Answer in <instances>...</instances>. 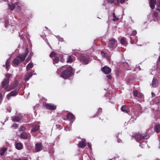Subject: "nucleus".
I'll use <instances>...</instances> for the list:
<instances>
[{
  "label": "nucleus",
  "instance_id": "obj_1",
  "mask_svg": "<svg viewBox=\"0 0 160 160\" xmlns=\"http://www.w3.org/2000/svg\"><path fill=\"white\" fill-rule=\"evenodd\" d=\"M26 51L24 53L20 54L18 55L17 57L15 58L13 60V64L15 65L19 64L20 62L24 61L29 52L28 48L26 49Z\"/></svg>",
  "mask_w": 160,
  "mask_h": 160
},
{
  "label": "nucleus",
  "instance_id": "obj_2",
  "mask_svg": "<svg viewBox=\"0 0 160 160\" xmlns=\"http://www.w3.org/2000/svg\"><path fill=\"white\" fill-rule=\"evenodd\" d=\"M12 76L11 74L7 73L6 74L5 77L2 81L1 84V88H3L4 90L8 91V87L9 83L10 78Z\"/></svg>",
  "mask_w": 160,
  "mask_h": 160
},
{
  "label": "nucleus",
  "instance_id": "obj_3",
  "mask_svg": "<svg viewBox=\"0 0 160 160\" xmlns=\"http://www.w3.org/2000/svg\"><path fill=\"white\" fill-rule=\"evenodd\" d=\"M73 74L72 68L71 67H68V68L64 71L61 74V76L64 79H67L71 76Z\"/></svg>",
  "mask_w": 160,
  "mask_h": 160
},
{
  "label": "nucleus",
  "instance_id": "obj_4",
  "mask_svg": "<svg viewBox=\"0 0 160 160\" xmlns=\"http://www.w3.org/2000/svg\"><path fill=\"white\" fill-rule=\"evenodd\" d=\"M78 59L83 64H87L90 61L89 55L85 54H81L78 57Z\"/></svg>",
  "mask_w": 160,
  "mask_h": 160
},
{
  "label": "nucleus",
  "instance_id": "obj_5",
  "mask_svg": "<svg viewBox=\"0 0 160 160\" xmlns=\"http://www.w3.org/2000/svg\"><path fill=\"white\" fill-rule=\"evenodd\" d=\"M117 46V41L115 39L111 38L109 40L108 47L109 48L113 50L116 48Z\"/></svg>",
  "mask_w": 160,
  "mask_h": 160
},
{
  "label": "nucleus",
  "instance_id": "obj_6",
  "mask_svg": "<svg viewBox=\"0 0 160 160\" xmlns=\"http://www.w3.org/2000/svg\"><path fill=\"white\" fill-rule=\"evenodd\" d=\"M134 138H136L137 141L139 142L142 139H148L150 137V135L148 134H147L144 135H143L142 134H135L132 136Z\"/></svg>",
  "mask_w": 160,
  "mask_h": 160
},
{
  "label": "nucleus",
  "instance_id": "obj_7",
  "mask_svg": "<svg viewBox=\"0 0 160 160\" xmlns=\"http://www.w3.org/2000/svg\"><path fill=\"white\" fill-rule=\"evenodd\" d=\"M18 82L16 79H15L14 81L11 82L9 85L8 87V91H11L12 90L15 89L18 86Z\"/></svg>",
  "mask_w": 160,
  "mask_h": 160
},
{
  "label": "nucleus",
  "instance_id": "obj_8",
  "mask_svg": "<svg viewBox=\"0 0 160 160\" xmlns=\"http://www.w3.org/2000/svg\"><path fill=\"white\" fill-rule=\"evenodd\" d=\"M19 91V89L16 88L14 90L10 92L9 94L7 95V99L9 100L10 99L11 97H14L17 95Z\"/></svg>",
  "mask_w": 160,
  "mask_h": 160
},
{
  "label": "nucleus",
  "instance_id": "obj_9",
  "mask_svg": "<svg viewBox=\"0 0 160 160\" xmlns=\"http://www.w3.org/2000/svg\"><path fill=\"white\" fill-rule=\"evenodd\" d=\"M8 9L11 11H13L15 8L16 6L18 5L19 3L18 2H17L14 3L11 2L10 3H8Z\"/></svg>",
  "mask_w": 160,
  "mask_h": 160
},
{
  "label": "nucleus",
  "instance_id": "obj_10",
  "mask_svg": "<svg viewBox=\"0 0 160 160\" xmlns=\"http://www.w3.org/2000/svg\"><path fill=\"white\" fill-rule=\"evenodd\" d=\"M44 107L47 109L51 110H54L56 108V106L52 104L47 103L44 105Z\"/></svg>",
  "mask_w": 160,
  "mask_h": 160
},
{
  "label": "nucleus",
  "instance_id": "obj_11",
  "mask_svg": "<svg viewBox=\"0 0 160 160\" xmlns=\"http://www.w3.org/2000/svg\"><path fill=\"white\" fill-rule=\"evenodd\" d=\"M30 136V134L29 133L23 132H22L20 135V137L22 139H27L29 138Z\"/></svg>",
  "mask_w": 160,
  "mask_h": 160
},
{
  "label": "nucleus",
  "instance_id": "obj_12",
  "mask_svg": "<svg viewBox=\"0 0 160 160\" xmlns=\"http://www.w3.org/2000/svg\"><path fill=\"white\" fill-rule=\"evenodd\" d=\"M43 146L41 142H38L35 144L36 150L37 152H38L42 149Z\"/></svg>",
  "mask_w": 160,
  "mask_h": 160
},
{
  "label": "nucleus",
  "instance_id": "obj_13",
  "mask_svg": "<svg viewBox=\"0 0 160 160\" xmlns=\"http://www.w3.org/2000/svg\"><path fill=\"white\" fill-rule=\"evenodd\" d=\"M102 71L106 74H109L111 71V69L109 67L107 66H104L101 69Z\"/></svg>",
  "mask_w": 160,
  "mask_h": 160
},
{
  "label": "nucleus",
  "instance_id": "obj_14",
  "mask_svg": "<svg viewBox=\"0 0 160 160\" xmlns=\"http://www.w3.org/2000/svg\"><path fill=\"white\" fill-rule=\"evenodd\" d=\"M149 5L152 9H153L155 7V5L156 4V0H148Z\"/></svg>",
  "mask_w": 160,
  "mask_h": 160
},
{
  "label": "nucleus",
  "instance_id": "obj_15",
  "mask_svg": "<svg viewBox=\"0 0 160 160\" xmlns=\"http://www.w3.org/2000/svg\"><path fill=\"white\" fill-rule=\"evenodd\" d=\"M85 140H82L81 141H80L78 144V147L83 148L86 146V144L85 141Z\"/></svg>",
  "mask_w": 160,
  "mask_h": 160
},
{
  "label": "nucleus",
  "instance_id": "obj_16",
  "mask_svg": "<svg viewBox=\"0 0 160 160\" xmlns=\"http://www.w3.org/2000/svg\"><path fill=\"white\" fill-rule=\"evenodd\" d=\"M121 110L124 112L128 113L130 111L129 107L126 105H123L122 106Z\"/></svg>",
  "mask_w": 160,
  "mask_h": 160
},
{
  "label": "nucleus",
  "instance_id": "obj_17",
  "mask_svg": "<svg viewBox=\"0 0 160 160\" xmlns=\"http://www.w3.org/2000/svg\"><path fill=\"white\" fill-rule=\"evenodd\" d=\"M67 118L68 120H72L73 119H75L73 114L70 112H68L67 114Z\"/></svg>",
  "mask_w": 160,
  "mask_h": 160
},
{
  "label": "nucleus",
  "instance_id": "obj_18",
  "mask_svg": "<svg viewBox=\"0 0 160 160\" xmlns=\"http://www.w3.org/2000/svg\"><path fill=\"white\" fill-rule=\"evenodd\" d=\"M22 119V116L21 115L18 116H15L13 117L12 121L13 122H18Z\"/></svg>",
  "mask_w": 160,
  "mask_h": 160
},
{
  "label": "nucleus",
  "instance_id": "obj_19",
  "mask_svg": "<svg viewBox=\"0 0 160 160\" xmlns=\"http://www.w3.org/2000/svg\"><path fill=\"white\" fill-rule=\"evenodd\" d=\"M102 109L99 108L95 112H94V114L93 116L91 117V118H94L97 117L99 115V114L101 112H102Z\"/></svg>",
  "mask_w": 160,
  "mask_h": 160
},
{
  "label": "nucleus",
  "instance_id": "obj_20",
  "mask_svg": "<svg viewBox=\"0 0 160 160\" xmlns=\"http://www.w3.org/2000/svg\"><path fill=\"white\" fill-rule=\"evenodd\" d=\"M15 148L18 150H21L23 148V144L21 142H18L15 144Z\"/></svg>",
  "mask_w": 160,
  "mask_h": 160
},
{
  "label": "nucleus",
  "instance_id": "obj_21",
  "mask_svg": "<svg viewBox=\"0 0 160 160\" xmlns=\"http://www.w3.org/2000/svg\"><path fill=\"white\" fill-rule=\"evenodd\" d=\"M10 61L9 59H8L6 62L5 65H3V67H6V69L7 70V71L8 72L9 69V67L10 66Z\"/></svg>",
  "mask_w": 160,
  "mask_h": 160
},
{
  "label": "nucleus",
  "instance_id": "obj_22",
  "mask_svg": "<svg viewBox=\"0 0 160 160\" xmlns=\"http://www.w3.org/2000/svg\"><path fill=\"white\" fill-rule=\"evenodd\" d=\"M7 150V148L5 147H3L0 150V155L1 156H3L5 152Z\"/></svg>",
  "mask_w": 160,
  "mask_h": 160
},
{
  "label": "nucleus",
  "instance_id": "obj_23",
  "mask_svg": "<svg viewBox=\"0 0 160 160\" xmlns=\"http://www.w3.org/2000/svg\"><path fill=\"white\" fill-rule=\"evenodd\" d=\"M32 72L28 73L25 77V80L26 81H28L30 78L32 77Z\"/></svg>",
  "mask_w": 160,
  "mask_h": 160
},
{
  "label": "nucleus",
  "instance_id": "obj_24",
  "mask_svg": "<svg viewBox=\"0 0 160 160\" xmlns=\"http://www.w3.org/2000/svg\"><path fill=\"white\" fill-rule=\"evenodd\" d=\"M152 85L153 87L155 88L158 85V81L156 79H153L152 81Z\"/></svg>",
  "mask_w": 160,
  "mask_h": 160
},
{
  "label": "nucleus",
  "instance_id": "obj_25",
  "mask_svg": "<svg viewBox=\"0 0 160 160\" xmlns=\"http://www.w3.org/2000/svg\"><path fill=\"white\" fill-rule=\"evenodd\" d=\"M32 129L31 130V131L35 132L38 130L39 127L37 125H33L32 126Z\"/></svg>",
  "mask_w": 160,
  "mask_h": 160
},
{
  "label": "nucleus",
  "instance_id": "obj_26",
  "mask_svg": "<svg viewBox=\"0 0 160 160\" xmlns=\"http://www.w3.org/2000/svg\"><path fill=\"white\" fill-rule=\"evenodd\" d=\"M154 129L157 133L159 132H160V125H155L154 128Z\"/></svg>",
  "mask_w": 160,
  "mask_h": 160
},
{
  "label": "nucleus",
  "instance_id": "obj_27",
  "mask_svg": "<svg viewBox=\"0 0 160 160\" xmlns=\"http://www.w3.org/2000/svg\"><path fill=\"white\" fill-rule=\"evenodd\" d=\"M54 58L53 59V64L58 63L59 60V58L57 56L54 57Z\"/></svg>",
  "mask_w": 160,
  "mask_h": 160
},
{
  "label": "nucleus",
  "instance_id": "obj_28",
  "mask_svg": "<svg viewBox=\"0 0 160 160\" xmlns=\"http://www.w3.org/2000/svg\"><path fill=\"white\" fill-rule=\"evenodd\" d=\"M73 61L72 59L71 56L69 55L67 58V63H71Z\"/></svg>",
  "mask_w": 160,
  "mask_h": 160
},
{
  "label": "nucleus",
  "instance_id": "obj_29",
  "mask_svg": "<svg viewBox=\"0 0 160 160\" xmlns=\"http://www.w3.org/2000/svg\"><path fill=\"white\" fill-rule=\"evenodd\" d=\"M33 67V64L32 63L30 62L27 66L26 68L28 70L32 68Z\"/></svg>",
  "mask_w": 160,
  "mask_h": 160
},
{
  "label": "nucleus",
  "instance_id": "obj_30",
  "mask_svg": "<svg viewBox=\"0 0 160 160\" xmlns=\"http://www.w3.org/2000/svg\"><path fill=\"white\" fill-rule=\"evenodd\" d=\"M26 129V128L24 126H21L20 127L18 128V131L19 132L24 131Z\"/></svg>",
  "mask_w": 160,
  "mask_h": 160
},
{
  "label": "nucleus",
  "instance_id": "obj_31",
  "mask_svg": "<svg viewBox=\"0 0 160 160\" xmlns=\"http://www.w3.org/2000/svg\"><path fill=\"white\" fill-rule=\"evenodd\" d=\"M56 56V53L54 51H52L49 55L50 57L51 58H52V57H55Z\"/></svg>",
  "mask_w": 160,
  "mask_h": 160
},
{
  "label": "nucleus",
  "instance_id": "obj_32",
  "mask_svg": "<svg viewBox=\"0 0 160 160\" xmlns=\"http://www.w3.org/2000/svg\"><path fill=\"white\" fill-rule=\"evenodd\" d=\"M112 15L113 17V21H115L118 20L119 18L116 17L115 13H113Z\"/></svg>",
  "mask_w": 160,
  "mask_h": 160
},
{
  "label": "nucleus",
  "instance_id": "obj_33",
  "mask_svg": "<svg viewBox=\"0 0 160 160\" xmlns=\"http://www.w3.org/2000/svg\"><path fill=\"white\" fill-rule=\"evenodd\" d=\"M59 56L60 57V61L62 62H65V59L63 58V55H60Z\"/></svg>",
  "mask_w": 160,
  "mask_h": 160
},
{
  "label": "nucleus",
  "instance_id": "obj_34",
  "mask_svg": "<svg viewBox=\"0 0 160 160\" xmlns=\"http://www.w3.org/2000/svg\"><path fill=\"white\" fill-rule=\"evenodd\" d=\"M126 43V39H125L124 38H122L121 39V43L122 44H124Z\"/></svg>",
  "mask_w": 160,
  "mask_h": 160
},
{
  "label": "nucleus",
  "instance_id": "obj_35",
  "mask_svg": "<svg viewBox=\"0 0 160 160\" xmlns=\"http://www.w3.org/2000/svg\"><path fill=\"white\" fill-rule=\"evenodd\" d=\"M115 1H117L118 3L119 2V0H107L108 2L111 3L114 2Z\"/></svg>",
  "mask_w": 160,
  "mask_h": 160
},
{
  "label": "nucleus",
  "instance_id": "obj_36",
  "mask_svg": "<svg viewBox=\"0 0 160 160\" xmlns=\"http://www.w3.org/2000/svg\"><path fill=\"white\" fill-rule=\"evenodd\" d=\"M9 21L8 20H6L5 21V27L6 28H7L8 26Z\"/></svg>",
  "mask_w": 160,
  "mask_h": 160
},
{
  "label": "nucleus",
  "instance_id": "obj_37",
  "mask_svg": "<svg viewBox=\"0 0 160 160\" xmlns=\"http://www.w3.org/2000/svg\"><path fill=\"white\" fill-rule=\"evenodd\" d=\"M28 160V158L26 157L23 158H19L18 159L16 158L14 160Z\"/></svg>",
  "mask_w": 160,
  "mask_h": 160
},
{
  "label": "nucleus",
  "instance_id": "obj_38",
  "mask_svg": "<svg viewBox=\"0 0 160 160\" xmlns=\"http://www.w3.org/2000/svg\"><path fill=\"white\" fill-rule=\"evenodd\" d=\"M133 95L134 96L138 97V92L137 91H133Z\"/></svg>",
  "mask_w": 160,
  "mask_h": 160
},
{
  "label": "nucleus",
  "instance_id": "obj_39",
  "mask_svg": "<svg viewBox=\"0 0 160 160\" xmlns=\"http://www.w3.org/2000/svg\"><path fill=\"white\" fill-rule=\"evenodd\" d=\"M101 54L102 55V56L104 58H105L106 57V55H107L106 53L104 52L103 51H102L101 52Z\"/></svg>",
  "mask_w": 160,
  "mask_h": 160
},
{
  "label": "nucleus",
  "instance_id": "obj_40",
  "mask_svg": "<svg viewBox=\"0 0 160 160\" xmlns=\"http://www.w3.org/2000/svg\"><path fill=\"white\" fill-rule=\"evenodd\" d=\"M18 127V124L16 123H14L13 125L12 126V127H14L15 129L17 128Z\"/></svg>",
  "mask_w": 160,
  "mask_h": 160
},
{
  "label": "nucleus",
  "instance_id": "obj_41",
  "mask_svg": "<svg viewBox=\"0 0 160 160\" xmlns=\"http://www.w3.org/2000/svg\"><path fill=\"white\" fill-rule=\"evenodd\" d=\"M153 16L156 18H157L158 17V13L155 12L153 13Z\"/></svg>",
  "mask_w": 160,
  "mask_h": 160
},
{
  "label": "nucleus",
  "instance_id": "obj_42",
  "mask_svg": "<svg viewBox=\"0 0 160 160\" xmlns=\"http://www.w3.org/2000/svg\"><path fill=\"white\" fill-rule=\"evenodd\" d=\"M137 33V32L136 30H134L133 31H132V35L133 36H135Z\"/></svg>",
  "mask_w": 160,
  "mask_h": 160
},
{
  "label": "nucleus",
  "instance_id": "obj_43",
  "mask_svg": "<svg viewBox=\"0 0 160 160\" xmlns=\"http://www.w3.org/2000/svg\"><path fill=\"white\" fill-rule=\"evenodd\" d=\"M107 60L108 61H110V57L109 56L108 54L106 55V57H105Z\"/></svg>",
  "mask_w": 160,
  "mask_h": 160
},
{
  "label": "nucleus",
  "instance_id": "obj_44",
  "mask_svg": "<svg viewBox=\"0 0 160 160\" xmlns=\"http://www.w3.org/2000/svg\"><path fill=\"white\" fill-rule=\"evenodd\" d=\"M88 147L89 148L90 150L92 149V145L90 143L88 142L87 144Z\"/></svg>",
  "mask_w": 160,
  "mask_h": 160
},
{
  "label": "nucleus",
  "instance_id": "obj_45",
  "mask_svg": "<svg viewBox=\"0 0 160 160\" xmlns=\"http://www.w3.org/2000/svg\"><path fill=\"white\" fill-rule=\"evenodd\" d=\"M157 6L158 7H160V0H157Z\"/></svg>",
  "mask_w": 160,
  "mask_h": 160
},
{
  "label": "nucleus",
  "instance_id": "obj_46",
  "mask_svg": "<svg viewBox=\"0 0 160 160\" xmlns=\"http://www.w3.org/2000/svg\"><path fill=\"white\" fill-rule=\"evenodd\" d=\"M31 59V57L30 56V55H29L28 57V58L26 59V61L27 62H28Z\"/></svg>",
  "mask_w": 160,
  "mask_h": 160
},
{
  "label": "nucleus",
  "instance_id": "obj_47",
  "mask_svg": "<svg viewBox=\"0 0 160 160\" xmlns=\"http://www.w3.org/2000/svg\"><path fill=\"white\" fill-rule=\"evenodd\" d=\"M137 108L139 110L140 112L142 108L141 106L140 105H138L137 106Z\"/></svg>",
  "mask_w": 160,
  "mask_h": 160
},
{
  "label": "nucleus",
  "instance_id": "obj_48",
  "mask_svg": "<svg viewBox=\"0 0 160 160\" xmlns=\"http://www.w3.org/2000/svg\"><path fill=\"white\" fill-rule=\"evenodd\" d=\"M143 95L141 93H139L138 94V97L142 98L143 97Z\"/></svg>",
  "mask_w": 160,
  "mask_h": 160
},
{
  "label": "nucleus",
  "instance_id": "obj_49",
  "mask_svg": "<svg viewBox=\"0 0 160 160\" xmlns=\"http://www.w3.org/2000/svg\"><path fill=\"white\" fill-rule=\"evenodd\" d=\"M107 77L109 79H111L112 78V76L110 75H107Z\"/></svg>",
  "mask_w": 160,
  "mask_h": 160
},
{
  "label": "nucleus",
  "instance_id": "obj_50",
  "mask_svg": "<svg viewBox=\"0 0 160 160\" xmlns=\"http://www.w3.org/2000/svg\"><path fill=\"white\" fill-rule=\"evenodd\" d=\"M124 65H125V66H128V68L129 67V64L127 62H125V63H124Z\"/></svg>",
  "mask_w": 160,
  "mask_h": 160
},
{
  "label": "nucleus",
  "instance_id": "obj_51",
  "mask_svg": "<svg viewBox=\"0 0 160 160\" xmlns=\"http://www.w3.org/2000/svg\"><path fill=\"white\" fill-rule=\"evenodd\" d=\"M119 0L121 3H123L124 2L125 0Z\"/></svg>",
  "mask_w": 160,
  "mask_h": 160
},
{
  "label": "nucleus",
  "instance_id": "obj_52",
  "mask_svg": "<svg viewBox=\"0 0 160 160\" xmlns=\"http://www.w3.org/2000/svg\"><path fill=\"white\" fill-rule=\"evenodd\" d=\"M122 142V140L119 139H118V143H119V142Z\"/></svg>",
  "mask_w": 160,
  "mask_h": 160
},
{
  "label": "nucleus",
  "instance_id": "obj_53",
  "mask_svg": "<svg viewBox=\"0 0 160 160\" xmlns=\"http://www.w3.org/2000/svg\"><path fill=\"white\" fill-rule=\"evenodd\" d=\"M156 10L159 11L160 12V8H156Z\"/></svg>",
  "mask_w": 160,
  "mask_h": 160
},
{
  "label": "nucleus",
  "instance_id": "obj_54",
  "mask_svg": "<svg viewBox=\"0 0 160 160\" xmlns=\"http://www.w3.org/2000/svg\"><path fill=\"white\" fill-rule=\"evenodd\" d=\"M116 158H112V159H111V160H116Z\"/></svg>",
  "mask_w": 160,
  "mask_h": 160
},
{
  "label": "nucleus",
  "instance_id": "obj_55",
  "mask_svg": "<svg viewBox=\"0 0 160 160\" xmlns=\"http://www.w3.org/2000/svg\"><path fill=\"white\" fill-rule=\"evenodd\" d=\"M13 22H14V24H16V22L14 21H13Z\"/></svg>",
  "mask_w": 160,
  "mask_h": 160
},
{
  "label": "nucleus",
  "instance_id": "obj_56",
  "mask_svg": "<svg viewBox=\"0 0 160 160\" xmlns=\"http://www.w3.org/2000/svg\"><path fill=\"white\" fill-rule=\"evenodd\" d=\"M18 8H20V6H18V7H17Z\"/></svg>",
  "mask_w": 160,
  "mask_h": 160
},
{
  "label": "nucleus",
  "instance_id": "obj_57",
  "mask_svg": "<svg viewBox=\"0 0 160 160\" xmlns=\"http://www.w3.org/2000/svg\"><path fill=\"white\" fill-rule=\"evenodd\" d=\"M159 61H160V56L159 57Z\"/></svg>",
  "mask_w": 160,
  "mask_h": 160
},
{
  "label": "nucleus",
  "instance_id": "obj_58",
  "mask_svg": "<svg viewBox=\"0 0 160 160\" xmlns=\"http://www.w3.org/2000/svg\"><path fill=\"white\" fill-rule=\"evenodd\" d=\"M30 56L31 57V56H32V54H31H31H30Z\"/></svg>",
  "mask_w": 160,
  "mask_h": 160
},
{
  "label": "nucleus",
  "instance_id": "obj_59",
  "mask_svg": "<svg viewBox=\"0 0 160 160\" xmlns=\"http://www.w3.org/2000/svg\"><path fill=\"white\" fill-rule=\"evenodd\" d=\"M136 42L137 41V39H136Z\"/></svg>",
  "mask_w": 160,
  "mask_h": 160
}]
</instances>
